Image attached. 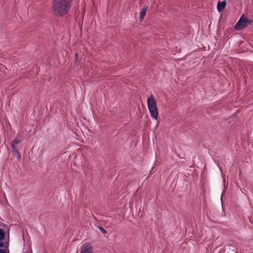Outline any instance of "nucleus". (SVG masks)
I'll list each match as a JSON object with an SVG mask.
<instances>
[{
  "label": "nucleus",
  "mask_w": 253,
  "mask_h": 253,
  "mask_svg": "<svg viewBox=\"0 0 253 253\" xmlns=\"http://www.w3.org/2000/svg\"><path fill=\"white\" fill-rule=\"evenodd\" d=\"M72 0H54L52 10L56 15L63 16L67 14L71 7Z\"/></svg>",
  "instance_id": "obj_1"
},
{
  "label": "nucleus",
  "mask_w": 253,
  "mask_h": 253,
  "mask_svg": "<svg viewBox=\"0 0 253 253\" xmlns=\"http://www.w3.org/2000/svg\"><path fill=\"white\" fill-rule=\"evenodd\" d=\"M147 103L150 116L153 119H158V112L157 103L153 95H151L147 99Z\"/></svg>",
  "instance_id": "obj_2"
},
{
  "label": "nucleus",
  "mask_w": 253,
  "mask_h": 253,
  "mask_svg": "<svg viewBox=\"0 0 253 253\" xmlns=\"http://www.w3.org/2000/svg\"><path fill=\"white\" fill-rule=\"evenodd\" d=\"M250 23V21L246 17H244V15H242L235 25V28L236 30H238L244 28Z\"/></svg>",
  "instance_id": "obj_3"
},
{
  "label": "nucleus",
  "mask_w": 253,
  "mask_h": 253,
  "mask_svg": "<svg viewBox=\"0 0 253 253\" xmlns=\"http://www.w3.org/2000/svg\"><path fill=\"white\" fill-rule=\"evenodd\" d=\"M80 253H93V248L88 243H84L81 249Z\"/></svg>",
  "instance_id": "obj_4"
},
{
  "label": "nucleus",
  "mask_w": 253,
  "mask_h": 253,
  "mask_svg": "<svg viewBox=\"0 0 253 253\" xmlns=\"http://www.w3.org/2000/svg\"><path fill=\"white\" fill-rule=\"evenodd\" d=\"M225 1H218L217 5V9L219 12H221L226 6Z\"/></svg>",
  "instance_id": "obj_5"
},
{
  "label": "nucleus",
  "mask_w": 253,
  "mask_h": 253,
  "mask_svg": "<svg viewBox=\"0 0 253 253\" xmlns=\"http://www.w3.org/2000/svg\"><path fill=\"white\" fill-rule=\"evenodd\" d=\"M147 10V7H143L141 9V11H140V14H139V18H140L141 21H142L143 20V19L144 18V16H145Z\"/></svg>",
  "instance_id": "obj_6"
},
{
  "label": "nucleus",
  "mask_w": 253,
  "mask_h": 253,
  "mask_svg": "<svg viewBox=\"0 0 253 253\" xmlns=\"http://www.w3.org/2000/svg\"><path fill=\"white\" fill-rule=\"evenodd\" d=\"M20 141L17 138H15L11 142V145L16 146V145L19 144Z\"/></svg>",
  "instance_id": "obj_7"
},
{
  "label": "nucleus",
  "mask_w": 253,
  "mask_h": 253,
  "mask_svg": "<svg viewBox=\"0 0 253 253\" xmlns=\"http://www.w3.org/2000/svg\"><path fill=\"white\" fill-rule=\"evenodd\" d=\"M4 238V232L3 229H0V240H2Z\"/></svg>",
  "instance_id": "obj_8"
},
{
  "label": "nucleus",
  "mask_w": 253,
  "mask_h": 253,
  "mask_svg": "<svg viewBox=\"0 0 253 253\" xmlns=\"http://www.w3.org/2000/svg\"><path fill=\"white\" fill-rule=\"evenodd\" d=\"M12 151L13 153L14 154H18V152H19L16 146L11 145Z\"/></svg>",
  "instance_id": "obj_9"
},
{
  "label": "nucleus",
  "mask_w": 253,
  "mask_h": 253,
  "mask_svg": "<svg viewBox=\"0 0 253 253\" xmlns=\"http://www.w3.org/2000/svg\"><path fill=\"white\" fill-rule=\"evenodd\" d=\"M98 228H99V230H100V232H101L102 234H106V233H107L106 230L105 229H104L103 228L101 227H99Z\"/></svg>",
  "instance_id": "obj_10"
},
{
  "label": "nucleus",
  "mask_w": 253,
  "mask_h": 253,
  "mask_svg": "<svg viewBox=\"0 0 253 253\" xmlns=\"http://www.w3.org/2000/svg\"><path fill=\"white\" fill-rule=\"evenodd\" d=\"M15 154L17 155L18 159H20L21 158V155H20L19 152H18V154Z\"/></svg>",
  "instance_id": "obj_11"
},
{
  "label": "nucleus",
  "mask_w": 253,
  "mask_h": 253,
  "mask_svg": "<svg viewBox=\"0 0 253 253\" xmlns=\"http://www.w3.org/2000/svg\"><path fill=\"white\" fill-rule=\"evenodd\" d=\"M0 253H5V251L3 249L0 250Z\"/></svg>",
  "instance_id": "obj_12"
},
{
  "label": "nucleus",
  "mask_w": 253,
  "mask_h": 253,
  "mask_svg": "<svg viewBox=\"0 0 253 253\" xmlns=\"http://www.w3.org/2000/svg\"><path fill=\"white\" fill-rule=\"evenodd\" d=\"M3 244L2 242H0V247H3Z\"/></svg>",
  "instance_id": "obj_13"
}]
</instances>
